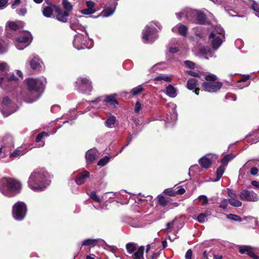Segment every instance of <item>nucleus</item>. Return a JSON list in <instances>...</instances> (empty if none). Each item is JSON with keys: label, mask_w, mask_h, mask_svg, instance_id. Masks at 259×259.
<instances>
[{"label": "nucleus", "mask_w": 259, "mask_h": 259, "mask_svg": "<svg viewBox=\"0 0 259 259\" xmlns=\"http://www.w3.org/2000/svg\"><path fill=\"white\" fill-rule=\"evenodd\" d=\"M50 176L44 169H36L30 175L28 180L29 187L34 191H43L50 184Z\"/></svg>", "instance_id": "obj_1"}, {"label": "nucleus", "mask_w": 259, "mask_h": 259, "mask_svg": "<svg viewBox=\"0 0 259 259\" xmlns=\"http://www.w3.org/2000/svg\"><path fill=\"white\" fill-rule=\"evenodd\" d=\"M21 184L17 181L9 178H4L0 182L1 192L6 196L12 197L19 192Z\"/></svg>", "instance_id": "obj_2"}, {"label": "nucleus", "mask_w": 259, "mask_h": 259, "mask_svg": "<svg viewBox=\"0 0 259 259\" xmlns=\"http://www.w3.org/2000/svg\"><path fill=\"white\" fill-rule=\"evenodd\" d=\"M28 89L30 92L36 93V97L30 99L28 102L32 103L37 100L40 96L39 92L44 88V84L41 80L38 78H29L27 80Z\"/></svg>", "instance_id": "obj_3"}, {"label": "nucleus", "mask_w": 259, "mask_h": 259, "mask_svg": "<svg viewBox=\"0 0 259 259\" xmlns=\"http://www.w3.org/2000/svg\"><path fill=\"white\" fill-rule=\"evenodd\" d=\"M225 31L220 26H216L214 30L209 35V39H211L212 48L217 49L222 44L223 38H224Z\"/></svg>", "instance_id": "obj_4"}, {"label": "nucleus", "mask_w": 259, "mask_h": 259, "mask_svg": "<svg viewBox=\"0 0 259 259\" xmlns=\"http://www.w3.org/2000/svg\"><path fill=\"white\" fill-rule=\"evenodd\" d=\"M32 39L31 34L29 32H25L15 38V45L18 50H23L30 44Z\"/></svg>", "instance_id": "obj_5"}, {"label": "nucleus", "mask_w": 259, "mask_h": 259, "mask_svg": "<svg viewBox=\"0 0 259 259\" xmlns=\"http://www.w3.org/2000/svg\"><path fill=\"white\" fill-rule=\"evenodd\" d=\"M26 212V206L22 202H18L13 207V215L17 220H22L25 217Z\"/></svg>", "instance_id": "obj_6"}, {"label": "nucleus", "mask_w": 259, "mask_h": 259, "mask_svg": "<svg viewBox=\"0 0 259 259\" xmlns=\"http://www.w3.org/2000/svg\"><path fill=\"white\" fill-rule=\"evenodd\" d=\"M156 29L151 25H147L143 30V39L146 43H151L157 38Z\"/></svg>", "instance_id": "obj_7"}, {"label": "nucleus", "mask_w": 259, "mask_h": 259, "mask_svg": "<svg viewBox=\"0 0 259 259\" xmlns=\"http://www.w3.org/2000/svg\"><path fill=\"white\" fill-rule=\"evenodd\" d=\"M15 104L11 101L6 97L3 99L1 104V110L4 116H8L15 111L13 110Z\"/></svg>", "instance_id": "obj_8"}, {"label": "nucleus", "mask_w": 259, "mask_h": 259, "mask_svg": "<svg viewBox=\"0 0 259 259\" xmlns=\"http://www.w3.org/2000/svg\"><path fill=\"white\" fill-rule=\"evenodd\" d=\"M76 84L77 90L81 92H90L92 89L91 81L85 77L78 78Z\"/></svg>", "instance_id": "obj_9"}, {"label": "nucleus", "mask_w": 259, "mask_h": 259, "mask_svg": "<svg viewBox=\"0 0 259 259\" xmlns=\"http://www.w3.org/2000/svg\"><path fill=\"white\" fill-rule=\"evenodd\" d=\"M240 198L243 201L256 202L258 200L257 194L253 191H249L244 189L240 192L239 194Z\"/></svg>", "instance_id": "obj_10"}, {"label": "nucleus", "mask_w": 259, "mask_h": 259, "mask_svg": "<svg viewBox=\"0 0 259 259\" xmlns=\"http://www.w3.org/2000/svg\"><path fill=\"white\" fill-rule=\"evenodd\" d=\"M222 87V83L219 81L204 82L202 84L204 91L210 93L216 92Z\"/></svg>", "instance_id": "obj_11"}, {"label": "nucleus", "mask_w": 259, "mask_h": 259, "mask_svg": "<svg viewBox=\"0 0 259 259\" xmlns=\"http://www.w3.org/2000/svg\"><path fill=\"white\" fill-rule=\"evenodd\" d=\"M217 158V156L215 155L206 154L199 159V163L202 167L207 169Z\"/></svg>", "instance_id": "obj_12"}, {"label": "nucleus", "mask_w": 259, "mask_h": 259, "mask_svg": "<svg viewBox=\"0 0 259 259\" xmlns=\"http://www.w3.org/2000/svg\"><path fill=\"white\" fill-rule=\"evenodd\" d=\"M81 34L76 35L73 41V46L77 50L83 49L87 48L86 40Z\"/></svg>", "instance_id": "obj_13"}, {"label": "nucleus", "mask_w": 259, "mask_h": 259, "mask_svg": "<svg viewBox=\"0 0 259 259\" xmlns=\"http://www.w3.org/2000/svg\"><path fill=\"white\" fill-rule=\"evenodd\" d=\"M196 14H197L196 11L187 8L181 12L177 13L176 15L179 19L182 17H185L188 20L192 21L194 17L196 16Z\"/></svg>", "instance_id": "obj_14"}, {"label": "nucleus", "mask_w": 259, "mask_h": 259, "mask_svg": "<svg viewBox=\"0 0 259 259\" xmlns=\"http://www.w3.org/2000/svg\"><path fill=\"white\" fill-rule=\"evenodd\" d=\"M25 23L21 21H11L8 23V25L6 26V31L7 33L10 30H15L20 29L24 27Z\"/></svg>", "instance_id": "obj_15"}, {"label": "nucleus", "mask_w": 259, "mask_h": 259, "mask_svg": "<svg viewBox=\"0 0 259 259\" xmlns=\"http://www.w3.org/2000/svg\"><path fill=\"white\" fill-rule=\"evenodd\" d=\"M98 156V151L96 149H91L88 150L85 154V159L87 164L92 163L96 160Z\"/></svg>", "instance_id": "obj_16"}, {"label": "nucleus", "mask_w": 259, "mask_h": 259, "mask_svg": "<svg viewBox=\"0 0 259 259\" xmlns=\"http://www.w3.org/2000/svg\"><path fill=\"white\" fill-rule=\"evenodd\" d=\"M56 12V17L58 20L63 22H66L67 21V17L69 16V13L67 11L63 12L62 10L60 9H57L55 10Z\"/></svg>", "instance_id": "obj_17"}, {"label": "nucleus", "mask_w": 259, "mask_h": 259, "mask_svg": "<svg viewBox=\"0 0 259 259\" xmlns=\"http://www.w3.org/2000/svg\"><path fill=\"white\" fill-rule=\"evenodd\" d=\"M239 252L241 254L247 253L249 256L254 259H259V256H257L252 251V248L248 246H243L239 248Z\"/></svg>", "instance_id": "obj_18"}, {"label": "nucleus", "mask_w": 259, "mask_h": 259, "mask_svg": "<svg viewBox=\"0 0 259 259\" xmlns=\"http://www.w3.org/2000/svg\"><path fill=\"white\" fill-rule=\"evenodd\" d=\"M90 173L87 171H84L79 174L76 178L75 182L77 185H81L84 182V180L89 178Z\"/></svg>", "instance_id": "obj_19"}, {"label": "nucleus", "mask_w": 259, "mask_h": 259, "mask_svg": "<svg viewBox=\"0 0 259 259\" xmlns=\"http://www.w3.org/2000/svg\"><path fill=\"white\" fill-rule=\"evenodd\" d=\"M249 75H247L239 80L237 83V87L241 89L244 87H248L250 82L249 81L246 82V81L249 78Z\"/></svg>", "instance_id": "obj_20"}, {"label": "nucleus", "mask_w": 259, "mask_h": 259, "mask_svg": "<svg viewBox=\"0 0 259 259\" xmlns=\"http://www.w3.org/2000/svg\"><path fill=\"white\" fill-rule=\"evenodd\" d=\"M166 93L171 98H175L177 95V90L172 85H168L166 87Z\"/></svg>", "instance_id": "obj_21"}, {"label": "nucleus", "mask_w": 259, "mask_h": 259, "mask_svg": "<svg viewBox=\"0 0 259 259\" xmlns=\"http://www.w3.org/2000/svg\"><path fill=\"white\" fill-rule=\"evenodd\" d=\"M157 198L158 203L160 205L163 207H165L168 205L170 200L169 198H166L162 195H158Z\"/></svg>", "instance_id": "obj_22"}, {"label": "nucleus", "mask_w": 259, "mask_h": 259, "mask_svg": "<svg viewBox=\"0 0 259 259\" xmlns=\"http://www.w3.org/2000/svg\"><path fill=\"white\" fill-rule=\"evenodd\" d=\"M115 7L113 9L110 7H107L102 12L100 16H101L103 17H107L110 16L113 14L115 11Z\"/></svg>", "instance_id": "obj_23"}, {"label": "nucleus", "mask_w": 259, "mask_h": 259, "mask_svg": "<svg viewBox=\"0 0 259 259\" xmlns=\"http://www.w3.org/2000/svg\"><path fill=\"white\" fill-rule=\"evenodd\" d=\"M198 85V81L194 78H190L187 81V87L188 89L192 90Z\"/></svg>", "instance_id": "obj_24"}, {"label": "nucleus", "mask_w": 259, "mask_h": 259, "mask_svg": "<svg viewBox=\"0 0 259 259\" xmlns=\"http://www.w3.org/2000/svg\"><path fill=\"white\" fill-rule=\"evenodd\" d=\"M144 247L140 246L136 252L134 253V259H144L143 253Z\"/></svg>", "instance_id": "obj_25"}, {"label": "nucleus", "mask_w": 259, "mask_h": 259, "mask_svg": "<svg viewBox=\"0 0 259 259\" xmlns=\"http://www.w3.org/2000/svg\"><path fill=\"white\" fill-rule=\"evenodd\" d=\"M27 152V151L24 150H20L19 149H16L11 155V157L17 158L21 155H24Z\"/></svg>", "instance_id": "obj_26"}, {"label": "nucleus", "mask_w": 259, "mask_h": 259, "mask_svg": "<svg viewBox=\"0 0 259 259\" xmlns=\"http://www.w3.org/2000/svg\"><path fill=\"white\" fill-rule=\"evenodd\" d=\"M198 22L200 24H204L206 21V17L205 15L200 12L197 11V14H196V16Z\"/></svg>", "instance_id": "obj_27"}, {"label": "nucleus", "mask_w": 259, "mask_h": 259, "mask_svg": "<svg viewBox=\"0 0 259 259\" xmlns=\"http://www.w3.org/2000/svg\"><path fill=\"white\" fill-rule=\"evenodd\" d=\"M98 241V239H88L84 240L82 243V245L84 246H89L91 245L92 246H95Z\"/></svg>", "instance_id": "obj_28"}, {"label": "nucleus", "mask_w": 259, "mask_h": 259, "mask_svg": "<svg viewBox=\"0 0 259 259\" xmlns=\"http://www.w3.org/2000/svg\"><path fill=\"white\" fill-rule=\"evenodd\" d=\"M31 68L33 69H36L40 66L39 60L37 58L34 57L30 62Z\"/></svg>", "instance_id": "obj_29"}, {"label": "nucleus", "mask_w": 259, "mask_h": 259, "mask_svg": "<svg viewBox=\"0 0 259 259\" xmlns=\"http://www.w3.org/2000/svg\"><path fill=\"white\" fill-rule=\"evenodd\" d=\"M116 118L114 116H110L106 120L105 125L107 127L112 128L113 127Z\"/></svg>", "instance_id": "obj_30"}, {"label": "nucleus", "mask_w": 259, "mask_h": 259, "mask_svg": "<svg viewBox=\"0 0 259 259\" xmlns=\"http://www.w3.org/2000/svg\"><path fill=\"white\" fill-rule=\"evenodd\" d=\"M106 103H110L111 105H115L118 104V102L115 98L114 95L107 96L104 100Z\"/></svg>", "instance_id": "obj_31"}, {"label": "nucleus", "mask_w": 259, "mask_h": 259, "mask_svg": "<svg viewBox=\"0 0 259 259\" xmlns=\"http://www.w3.org/2000/svg\"><path fill=\"white\" fill-rule=\"evenodd\" d=\"M53 9L51 7H45L42 10L43 15L47 17H50L53 14Z\"/></svg>", "instance_id": "obj_32"}, {"label": "nucleus", "mask_w": 259, "mask_h": 259, "mask_svg": "<svg viewBox=\"0 0 259 259\" xmlns=\"http://www.w3.org/2000/svg\"><path fill=\"white\" fill-rule=\"evenodd\" d=\"M70 28L76 31L77 29L81 28V26L77 20H72L70 21Z\"/></svg>", "instance_id": "obj_33"}, {"label": "nucleus", "mask_w": 259, "mask_h": 259, "mask_svg": "<svg viewBox=\"0 0 259 259\" xmlns=\"http://www.w3.org/2000/svg\"><path fill=\"white\" fill-rule=\"evenodd\" d=\"M228 202L231 205L234 207H240L242 205V202L236 198L228 199Z\"/></svg>", "instance_id": "obj_34"}, {"label": "nucleus", "mask_w": 259, "mask_h": 259, "mask_svg": "<svg viewBox=\"0 0 259 259\" xmlns=\"http://www.w3.org/2000/svg\"><path fill=\"white\" fill-rule=\"evenodd\" d=\"M224 166H220L217 170V178L214 180H213L214 182L218 181L222 177L224 172Z\"/></svg>", "instance_id": "obj_35"}, {"label": "nucleus", "mask_w": 259, "mask_h": 259, "mask_svg": "<svg viewBox=\"0 0 259 259\" xmlns=\"http://www.w3.org/2000/svg\"><path fill=\"white\" fill-rule=\"evenodd\" d=\"M154 80L155 81L164 80L166 82H170L171 81V78L170 76L161 74L156 77Z\"/></svg>", "instance_id": "obj_36"}, {"label": "nucleus", "mask_w": 259, "mask_h": 259, "mask_svg": "<svg viewBox=\"0 0 259 259\" xmlns=\"http://www.w3.org/2000/svg\"><path fill=\"white\" fill-rule=\"evenodd\" d=\"M178 30L180 34L182 36H185L187 34V27L184 25H180L178 28Z\"/></svg>", "instance_id": "obj_37"}, {"label": "nucleus", "mask_w": 259, "mask_h": 259, "mask_svg": "<svg viewBox=\"0 0 259 259\" xmlns=\"http://www.w3.org/2000/svg\"><path fill=\"white\" fill-rule=\"evenodd\" d=\"M210 214L208 212L201 213L197 217V221L200 223H203L206 220V218Z\"/></svg>", "instance_id": "obj_38"}, {"label": "nucleus", "mask_w": 259, "mask_h": 259, "mask_svg": "<svg viewBox=\"0 0 259 259\" xmlns=\"http://www.w3.org/2000/svg\"><path fill=\"white\" fill-rule=\"evenodd\" d=\"M136 244L134 243H128L126 245V248L127 251L131 253L136 250Z\"/></svg>", "instance_id": "obj_39"}, {"label": "nucleus", "mask_w": 259, "mask_h": 259, "mask_svg": "<svg viewBox=\"0 0 259 259\" xmlns=\"http://www.w3.org/2000/svg\"><path fill=\"white\" fill-rule=\"evenodd\" d=\"M63 5L64 8L65 9V11H67L69 12L72 10V6L70 3H69L67 0L63 1Z\"/></svg>", "instance_id": "obj_40"}, {"label": "nucleus", "mask_w": 259, "mask_h": 259, "mask_svg": "<svg viewBox=\"0 0 259 259\" xmlns=\"http://www.w3.org/2000/svg\"><path fill=\"white\" fill-rule=\"evenodd\" d=\"M143 88L142 87V86L139 85L136 88L133 89L131 91V92L132 93L133 95L136 96L141 93L143 91Z\"/></svg>", "instance_id": "obj_41"}, {"label": "nucleus", "mask_w": 259, "mask_h": 259, "mask_svg": "<svg viewBox=\"0 0 259 259\" xmlns=\"http://www.w3.org/2000/svg\"><path fill=\"white\" fill-rule=\"evenodd\" d=\"M109 160V158L108 156H105L98 161V165L101 166H104L108 162Z\"/></svg>", "instance_id": "obj_42"}, {"label": "nucleus", "mask_w": 259, "mask_h": 259, "mask_svg": "<svg viewBox=\"0 0 259 259\" xmlns=\"http://www.w3.org/2000/svg\"><path fill=\"white\" fill-rule=\"evenodd\" d=\"M176 189H177L174 190L165 189L164 191V193L169 196H175L177 195Z\"/></svg>", "instance_id": "obj_43"}, {"label": "nucleus", "mask_w": 259, "mask_h": 259, "mask_svg": "<svg viewBox=\"0 0 259 259\" xmlns=\"http://www.w3.org/2000/svg\"><path fill=\"white\" fill-rule=\"evenodd\" d=\"M227 218L230 220L236 221H240L241 218L237 215L233 214H229L227 215Z\"/></svg>", "instance_id": "obj_44"}, {"label": "nucleus", "mask_w": 259, "mask_h": 259, "mask_svg": "<svg viewBox=\"0 0 259 259\" xmlns=\"http://www.w3.org/2000/svg\"><path fill=\"white\" fill-rule=\"evenodd\" d=\"M217 76L212 74L207 75L205 76V79L206 80V82L209 81H215L217 80Z\"/></svg>", "instance_id": "obj_45"}, {"label": "nucleus", "mask_w": 259, "mask_h": 259, "mask_svg": "<svg viewBox=\"0 0 259 259\" xmlns=\"http://www.w3.org/2000/svg\"><path fill=\"white\" fill-rule=\"evenodd\" d=\"M48 136V134L46 132H41L40 133V134H39L36 139H35V141L36 142H39L40 141H41L42 138L44 137V136Z\"/></svg>", "instance_id": "obj_46"}, {"label": "nucleus", "mask_w": 259, "mask_h": 259, "mask_svg": "<svg viewBox=\"0 0 259 259\" xmlns=\"http://www.w3.org/2000/svg\"><path fill=\"white\" fill-rule=\"evenodd\" d=\"M95 10L93 9H85L81 10V13L85 15H89V14H92L95 12Z\"/></svg>", "instance_id": "obj_47"}, {"label": "nucleus", "mask_w": 259, "mask_h": 259, "mask_svg": "<svg viewBox=\"0 0 259 259\" xmlns=\"http://www.w3.org/2000/svg\"><path fill=\"white\" fill-rule=\"evenodd\" d=\"M228 203V199H224L222 200L220 207L225 209L227 208Z\"/></svg>", "instance_id": "obj_48"}, {"label": "nucleus", "mask_w": 259, "mask_h": 259, "mask_svg": "<svg viewBox=\"0 0 259 259\" xmlns=\"http://www.w3.org/2000/svg\"><path fill=\"white\" fill-rule=\"evenodd\" d=\"M199 199L202 205H206L208 203L207 198L205 196L202 195L199 196Z\"/></svg>", "instance_id": "obj_49"}, {"label": "nucleus", "mask_w": 259, "mask_h": 259, "mask_svg": "<svg viewBox=\"0 0 259 259\" xmlns=\"http://www.w3.org/2000/svg\"><path fill=\"white\" fill-rule=\"evenodd\" d=\"M90 197L92 199L94 200L95 201L100 202V200L97 195L96 194V192L93 191L91 193Z\"/></svg>", "instance_id": "obj_50"}, {"label": "nucleus", "mask_w": 259, "mask_h": 259, "mask_svg": "<svg viewBox=\"0 0 259 259\" xmlns=\"http://www.w3.org/2000/svg\"><path fill=\"white\" fill-rule=\"evenodd\" d=\"M184 63L187 67L190 69H194L195 67V64L192 61L187 60L184 61Z\"/></svg>", "instance_id": "obj_51"}, {"label": "nucleus", "mask_w": 259, "mask_h": 259, "mask_svg": "<svg viewBox=\"0 0 259 259\" xmlns=\"http://www.w3.org/2000/svg\"><path fill=\"white\" fill-rule=\"evenodd\" d=\"M8 66L5 62L0 63V71L5 72L8 70Z\"/></svg>", "instance_id": "obj_52"}, {"label": "nucleus", "mask_w": 259, "mask_h": 259, "mask_svg": "<svg viewBox=\"0 0 259 259\" xmlns=\"http://www.w3.org/2000/svg\"><path fill=\"white\" fill-rule=\"evenodd\" d=\"M26 8H21L20 9L17 10L16 12L18 15L24 16L26 13Z\"/></svg>", "instance_id": "obj_53"}, {"label": "nucleus", "mask_w": 259, "mask_h": 259, "mask_svg": "<svg viewBox=\"0 0 259 259\" xmlns=\"http://www.w3.org/2000/svg\"><path fill=\"white\" fill-rule=\"evenodd\" d=\"M228 195L230 198V199L236 198L237 195L236 194L233 192L232 190L230 189H228Z\"/></svg>", "instance_id": "obj_54"}, {"label": "nucleus", "mask_w": 259, "mask_h": 259, "mask_svg": "<svg viewBox=\"0 0 259 259\" xmlns=\"http://www.w3.org/2000/svg\"><path fill=\"white\" fill-rule=\"evenodd\" d=\"M8 2V0H0V10L4 9Z\"/></svg>", "instance_id": "obj_55"}, {"label": "nucleus", "mask_w": 259, "mask_h": 259, "mask_svg": "<svg viewBox=\"0 0 259 259\" xmlns=\"http://www.w3.org/2000/svg\"><path fill=\"white\" fill-rule=\"evenodd\" d=\"M176 189H176L177 195V194H183L186 191L184 189V188H182L181 186L178 187L176 188Z\"/></svg>", "instance_id": "obj_56"}, {"label": "nucleus", "mask_w": 259, "mask_h": 259, "mask_svg": "<svg viewBox=\"0 0 259 259\" xmlns=\"http://www.w3.org/2000/svg\"><path fill=\"white\" fill-rule=\"evenodd\" d=\"M141 109V104L139 101H137L136 103L135 108V111L136 113H139L140 110Z\"/></svg>", "instance_id": "obj_57"}, {"label": "nucleus", "mask_w": 259, "mask_h": 259, "mask_svg": "<svg viewBox=\"0 0 259 259\" xmlns=\"http://www.w3.org/2000/svg\"><path fill=\"white\" fill-rule=\"evenodd\" d=\"M187 73L188 74L194 76V77H199V73L198 72H194L193 71H187Z\"/></svg>", "instance_id": "obj_58"}, {"label": "nucleus", "mask_w": 259, "mask_h": 259, "mask_svg": "<svg viewBox=\"0 0 259 259\" xmlns=\"http://www.w3.org/2000/svg\"><path fill=\"white\" fill-rule=\"evenodd\" d=\"M258 169L255 167H253L250 169V174L253 176H256L257 175Z\"/></svg>", "instance_id": "obj_59"}, {"label": "nucleus", "mask_w": 259, "mask_h": 259, "mask_svg": "<svg viewBox=\"0 0 259 259\" xmlns=\"http://www.w3.org/2000/svg\"><path fill=\"white\" fill-rule=\"evenodd\" d=\"M192 255V251L191 249H189L187 250L185 254V258L186 259H191Z\"/></svg>", "instance_id": "obj_60"}, {"label": "nucleus", "mask_w": 259, "mask_h": 259, "mask_svg": "<svg viewBox=\"0 0 259 259\" xmlns=\"http://www.w3.org/2000/svg\"><path fill=\"white\" fill-rule=\"evenodd\" d=\"M86 5L88 7V8H89V9H93V8L95 6V3L92 2V1H87L86 2Z\"/></svg>", "instance_id": "obj_61"}, {"label": "nucleus", "mask_w": 259, "mask_h": 259, "mask_svg": "<svg viewBox=\"0 0 259 259\" xmlns=\"http://www.w3.org/2000/svg\"><path fill=\"white\" fill-rule=\"evenodd\" d=\"M234 157H235V156L234 155H233L232 154H229L226 155L224 157V161H225L226 159H228L229 160V161H230V160H232Z\"/></svg>", "instance_id": "obj_62"}, {"label": "nucleus", "mask_w": 259, "mask_h": 259, "mask_svg": "<svg viewBox=\"0 0 259 259\" xmlns=\"http://www.w3.org/2000/svg\"><path fill=\"white\" fill-rule=\"evenodd\" d=\"M252 9L257 12H259V5L256 3H253L251 6Z\"/></svg>", "instance_id": "obj_63"}, {"label": "nucleus", "mask_w": 259, "mask_h": 259, "mask_svg": "<svg viewBox=\"0 0 259 259\" xmlns=\"http://www.w3.org/2000/svg\"><path fill=\"white\" fill-rule=\"evenodd\" d=\"M177 118V115L175 113H174L172 115V117H171L170 119H169L168 118H167V122H170L175 121L176 120Z\"/></svg>", "instance_id": "obj_64"}]
</instances>
